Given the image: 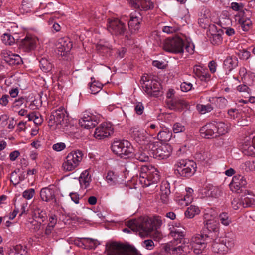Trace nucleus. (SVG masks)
<instances>
[{
	"instance_id": "obj_53",
	"label": "nucleus",
	"mask_w": 255,
	"mask_h": 255,
	"mask_svg": "<svg viewBox=\"0 0 255 255\" xmlns=\"http://www.w3.org/2000/svg\"><path fill=\"white\" fill-rule=\"evenodd\" d=\"M209 28L207 31V35L209 37L210 36H213L218 33H222L223 31L221 29H217V26L214 24H211L208 27Z\"/></svg>"
},
{
	"instance_id": "obj_17",
	"label": "nucleus",
	"mask_w": 255,
	"mask_h": 255,
	"mask_svg": "<svg viewBox=\"0 0 255 255\" xmlns=\"http://www.w3.org/2000/svg\"><path fill=\"white\" fill-rule=\"evenodd\" d=\"M129 2L135 8L141 10L147 11L154 7V2L152 0H128Z\"/></svg>"
},
{
	"instance_id": "obj_19",
	"label": "nucleus",
	"mask_w": 255,
	"mask_h": 255,
	"mask_svg": "<svg viewBox=\"0 0 255 255\" xmlns=\"http://www.w3.org/2000/svg\"><path fill=\"white\" fill-rule=\"evenodd\" d=\"M56 188L53 185L43 188L40 193V196L42 201L47 202L55 199Z\"/></svg>"
},
{
	"instance_id": "obj_61",
	"label": "nucleus",
	"mask_w": 255,
	"mask_h": 255,
	"mask_svg": "<svg viewBox=\"0 0 255 255\" xmlns=\"http://www.w3.org/2000/svg\"><path fill=\"white\" fill-rule=\"evenodd\" d=\"M25 98L21 97L17 99H15L12 104V107L16 109H18L24 103Z\"/></svg>"
},
{
	"instance_id": "obj_52",
	"label": "nucleus",
	"mask_w": 255,
	"mask_h": 255,
	"mask_svg": "<svg viewBox=\"0 0 255 255\" xmlns=\"http://www.w3.org/2000/svg\"><path fill=\"white\" fill-rule=\"evenodd\" d=\"M25 253V251L23 249L22 246L20 245H18L11 250L9 255H23Z\"/></svg>"
},
{
	"instance_id": "obj_24",
	"label": "nucleus",
	"mask_w": 255,
	"mask_h": 255,
	"mask_svg": "<svg viewBox=\"0 0 255 255\" xmlns=\"http://www.w3.org/2000/svg\"><path fill=\"white\" fill-rule=\"evenodd\" d=\"M212 249L213 252L220 255L224 254L228 252L226 246L221 239H219L213 242L212 245Z\"/></svg>"
},
{
	"instance_id": "obj_18",
	"label": "nucleus",
	"mask_w": 255,
	"mask_h": 255,
	"mask_svg": "<svg viewBox=\"0 0 255 255\" xmlns=\"http://www.w3.org/2000/svg\"><path fill=\"white\" fill-rule=\"evenodd\" d=\"M36 41L37 40L35 38L27 36L21 40L19 44V49L24 52H28L35 48Z\"/></svg>"
},
{
	"instance_id": "obj_2",
	"label": "nucleus",
	"mask_w": 255,
	"mask_h": 255,
	"mask_svg": "<svg viewBox=\"0 0 255 255\" xmlns=\"http://www.w3.org/2000/svg\"><path fill=\"white\" fill-rule=\"evenodd\" d=\"M160 180L159 172L152 165H144L140 168L138 181L142 187H147L157 183Z\"/></svg>"
},
{
	"instance_id": "obj_37",
	"label": "nucleus",
	"mask_w": 255,
	"mask_h": 255,
	"mask_svg": "<svg viewBox=\"0 0 255 255\" xmlns=\"http://www.w3.org/2000/svg\"><path fill=\"white\" fill-rule=\"evenodd\" d=\"M150 151L139 150L135 154V158L140 162H148L149 160Z\"/></svg>"
},
{
	"instance_id": "obj_13",
	"label": "nucleus",
	"mask_w": 255,
	"mask_h": 255,
	"mask_svg": "<svg viewBox=\"0 0 255 255\" xmlns=\"http://www.w3.org/2000/svg\"><path fill=\"white\" fill-rule=\"evenodd\" d=\"M79 123L81 127L89 129L95 127L98 123V121L95 116L88 113H84L79 120Z\"/></svg>"
},
{
	"instance_id": "obj_51",
	"label": "nucleus",
	"mask_w": 255,
	"mask_h": 255,
	"mask_svg": "<svg viewBox=\"0 0 255 255\" xmlns=\"http://www.w3.org/2000/svg\"><path fill=\"white\" fill-rule=\"evenodd\" d=\"M220 194V191L219 189L214 186H211L209 187L206 192V195L209 197H217Z\"/></svg>"
},
{
	"instance_id": "obj_3",
	"label": "nucleus",
	"mask_w": 255,
	"mask_h": 255,
	"mask_svg": "<svg viewBox=\"0 0 255 255\" xmlns=\"http://www.w3.org/2000/svg\"><path fill=\"white\" fill-rule=\"evenodd\" d=\"M107 255H139L138 251L133 247L116 242L106 245Z\"/></svg>"
},
{
	"instance_id": "obj_62",
	"label": "nucleus",
	"mask_w": 255,
	"mask_h": 255,
	"mask_svg": "<svg viewBox=\"0 0 255 255\" xmlns=\"http://www.w3.org/2000/svg\"><path fill=\"white\" fill-rule=\"evenodd\" d=\"M228 115L231 119H235L239 116V110L235 108H231L228 110Z\"/></svg>"
},
{
	"instance_id": "obj_4",
	"label": "nucleus",
	"mask_w": 255,
	"mask_h": 255,
	"mask_svg": "<svg viewBox=\"0 0 255 255\" xmlns=\"http://www.w3.org/2000/svg\"><path fill=\"white\" fill-rule=\"evenodd\" d=\"M160 144L157 141H150L148 143L147 147L150 151V156L158 159H167L172 152V147L167 144Z\"/></svg>"
},
{
	"instance_id": "obj_5",
	"label": "nucleus",
	"mask_w": 255,
	"mask_h": 255,
	"mask_svg": "<svg viewBox=\"0 0 255 255\" xmlns=\"http://www.w3.org/2000/svg\"><path fill=\"white\" fill-rule=\"evenodd\" d=\"M196 164L191 160H179L174 165V173L177 176L189 178L196 172Z\"/></svg>"
},
{
	"instance_id": "obj_26",
	"label": "nucleus",
	"mask_w": 255,
	"mask_h": 255,
	"mask_svg": "<svg viewBox=\"0 0 255 255\" xmlns=\"http://www.w3.org/2000/svg\"><path fill=\"white\" fill-rule=\"evenodd\" d=\"M79 242L81 246H84V248L90 249H95L99 244L97 240L90 238H81Z\"/></svg>"
},
{
	"instance_id": "obj_14",
	"label": "nucleus",
	"mask_w": 255,
	"mask_h": 255,
	"mask_svg": "<svg viewBox=\"0 0 255 255\" xmlns=\"http://www.w3.org/2000/svg\"><path fill=\"white\" fill-rule=\"evenodd\" d=\"M148 82L145 84L144 90L148 95L157 97L162 95L160 83L154 80Z\"/></svg>"
},
{
	"instance_id": "obj_38",
	"label": "nucleus",
	"mask_w": 255,
	"mask_h": 255,
	"mask_svg": "<svg viewBox=\"0 0 255 255\" xmlns=\"http://www.w3.org/2000/svg\"><path fill=\"white\" fill-rule=\"evenodd\" d=\"M170 234L176 241L183 239L185 236V233L183 229H177L174 227L171 230Z\"/></svg>"
},
{
	"instance_id": "obj_29",
	"label": "nucleus",
	"mask_w": 255,
	"mask_h": 255,
	"mask_svg": "<svg viewBox=\"0 0 255 255\" xmlns=\"http://www.w3.org/2000/svg\"><path fill=\"white\" fill-rule=\"evenodd\" d=\"M206 70L201 65H195L193 68V71L195 74L201 78V80H208L210 79L209 74L204 73Z\"/></svg>"
},
{
	"instance_id": "obj_48",
	"label": "nucleus",
	"mask_w": 255,
	"mask_h": 255,
	"mask_svg": "<svg viewBox=\"0 0 255 255\" xmlns=\"http://www.w3.org/2000/svg\"><path fill=\"white\" fill-rule=\"evenodd\" d=\"M219 221L224 226H228L232 222L231 218L226 212H223L220 214Z\"/></svg>"
},
{
	"instance_id": "obj_39",
	"label": "nucleus",
	"mask_w": 255,
	"mask_h": 255,
	"mask_svg": "<svg viewBox=\"0 0 255 255\" xmlns=\"http://www.w3.org/2000/svg\"><path fill=\"white\" fill-rule=\"evenodd\" d=\"M183 100L180 99L178 97H175L172 99H169L166 102L169 108L173 109L183 105Z\"/></svg>"
},
{
	"instance_id": "obj_56",
	"label": "nucleus",
	"mask_w": 255,
	"mask_h": 255,
	"mask_svg": "<svg viewBox=\"0 0 255 255\" xmlns=\"http://www.w3.org/2000/svg\"><path fill=\"white\" fill-rule=\"evenodd\" d=\"M179 30V27L177 26H165L162 28V31L167 34H170L176 32Z\"/></svg>"
},
{
	"instance_id": "obj_27",
	"label": "nucleus",
	"mask_w": 255,
	"mask_h": 255,
	"mask_svg": "<svg viewBox=\"0 0 255 255\" xmlns=\"http://www.w3.org/2000/svg\"><path fill=\"white\" fill-rule=\"evenodd\" d=\"M66 110L62 106L60 107L58 109L53 111L51 114V118H56L57 123L61 125L65 117Z\"/></svg>"
},
{
	"instance_id": "obj_30",
	"label": "nucleus",
	"mask_w": 255,
	"mask_h": 255,
	"mask_svg": "<svg viewBox=\"0 0 255 255\" xmlns=\"http://www.w3.org/2000/svg\"><path fill=\"white\" fill-rule=\"evenodd\" d=\"M91 182V177L87 170L84 171L79 177V182L82 188H86L89 185Z\"/></svg>"
},
{
	"instance_id": "obj_10",
	"label": "nucleus",
	"mask_w": 255,
	"mask_h": 255,
	"mask_svg": "<svg viewBox=\"0 0 255 255\" xmlns=\"http://www.w3.org/2000/svg\"><path fill=\"white\" fill-rule=\"evenodd\" d=\"M114 132V128L110 123L104 122L95 129L94 137L97 140H103L109 137Z\"/></svg>"
},
{
	"instance_id": "obj_46",
	"label": "nucleus",
	"mask_w": 255,
	"mask_h": 255,
	"mask_svg": "<svg viewBox=\"0 0 255 255\" xmlns=\"http://www.w3.org/2000/svg\"><path fill=\"white\" fill-rule=\"evenodd\" d=\"M1 40L5 45H11L15 42V38L9 33H6L1 36Z\"/></svg>"
},
{
	"instance_id": "obj_34",
	"label": "nucleus",
	"mask_w": 255,
	"mask_h": 255,
	"mask_svg": "<svg viewBox=\"0 0 255 255\" xmlns=\"http://www.w3.org/2000/svg\"><path fill=\"white\" fill-rule=\"evenodd\" d=\"M119 176L113 171H109L106 176V179L110 185H114L119 182Z\"/></svg>"
},
{
	"instance_id": "obj_43",
	"label": "nucleus",
	"mask_w": 255,
	"mask_h": 255,
	"mask_svg": "<svg viewBox=\"0 0 255 255\" xmlns=\"http://www.w3.org/2000/svg\"><path fill=\"white\" fill-rule=\"evenodd\" d=\"M193 200V198L190 196H181L177 197L176 201L177 203L180 205L181 207H184L188 205V204L191 203Z\"/></svg>"
},
{
	"instance_id": "obj_25",
	"label": "nucleus",
	"mask_w": 255,
	"mask_h": 255,
	"mask_svg": "<svg viewBox=\"0 0 255 255\" xmlns=\"http://www.w3.org/2000/svg\"><path fill=\"white\" fill-rule=\"evenodd\" d=\"M213 124L215 126V129L217 136L225 135L229 130L228 126L223 122H214Z\"/></svg>"
},
{
	"instance_id": "obj_21",
	"label": "nucleus",
	"mask_w": 255,
	"mask_h": 255,
	"mask_svg": "<svg viewBox=\"0 0 255 255\" xmlns=\"http://www.w3.org/2000/svg\"><path fill=\"white\" fill-rule=\"evenodd\" d=\"M215 126L213 123L206 124L200 129V133L205 138H210L217 136L215 131Z\"/></svg>"
},
{
	"instance_id": "obj_12",
	"label": "nucleus",
	"mask_w": 255,
	"mask_h": 255,
	"mask_svg": "<svg viewBox=\"0 0 255 255\" xmlns=\"http://www.w3.org/2000/svg\"><path fill=\"white\" fill-rule=\"evenodd\" d=\"M131 137L140 144H148L150 141L148 140L147 132L138 126L132 127L129 130Z\"/></svg>"
},
{
	"instance_id": "obj_58",
	"label": "nucleus",
	"mask_w": 255,
	"mask_h": 255,
	"mask_svg": "<svg viewBox=\"0 0 255 255\" xmlns=\"http://www.w3.org/2000/svg\"><path fill=\"white\" fill-rule=\"evenodd\" d=\"M53 119V118H52ZM53 119H51V115L49 116V120H48V126L50 127V128L52 130H55L58 128L59 127V126L61 125L60 124L57 123V119L56 118H55Z\"/></svg>"
},
{
	"instance_id": "obj_59",
	"label": "nucleus",
	"mask_w": 255,
	"mask_h": 255,
	"mask_svg": "<svg viewBox=\"0 0 255 255\" xmlns=\"http://www.w3.org/2000/svg\"><path fill=\"white\" fill-rule=\"evenodd\" d=\"M232 206L234 209L237 210L241 207H243V200L239 198H234L232 201Z\"/></svg>"
},
{
	"instance_id": "obj_42",
	"label": "nucleus",
	"mask_w": 255,
	"mask_h": 255,
	"mask_svg": "<svg viewBox=\"0 0 255 255\" xmlns=\"http://www.w3.org/2000/svg\"><path fill=\"white\" fill-rule=\"evenodd\" d=\"M196 109L201 114H205L212 111L213 110V107L210 104L207 105L198 104L196 105Z\"/></svg>"
},
{
	"instance_id": "obj_63",
	"label": "nucleus",
	"mask_w": 255,
	"mask_h": 255,
	"mask_svg": "<svg viewBox=\"0 0 255 255\" xmlns=\"http://www.w3.org/2000/svg\"><path fill=\"white\" fill-rule=\"evenodd\" d=\"M144 107L141 102H137L134 106V110L139 115H141L144 111Z\"/></svg>"
},
{
	"instance_id": "obj_54",
	"label": "nucleus",
	"mask_w": 255,
	"mask_h": 255,
	"mask_svg": "<svg viewBox=\"0 0 255 255\" xmlns=\"http://www.w3.org/2000/svg\"><path fill=\"white\" fill-rule=\"evenodd\" d=\"M172 129L174 133H175L183 132L186 130L184 125L183 124L178 122H177L173 125Z\"/></svg>"
},
{
	"instance_id": "obj_44",
	"label": "nucleus",
	"mask_w": 255,
	"mask_h": 255,
	"mask_svg": "<svg viewBox=\"0 0 255 255\" xmlns=\"http://www.w3.org/2000/svg\"><path fill=\"white\" fill-rule=\"evenodd\" d=\"M89 89L91 91V93L96 94L101 91L103 87V85L98 81L95 80L89 84Z\"/></svg>"
},
{
	"instance_id": "obj_28",
	"label": "nucleus",
	"mask_w": 255,
	"mask_h": 255,
	"mask_svg": "<svg viewBox=\"0 0 255 255\" xmlns=\"http://www.w3.org/2000/svg\"><path fill=\"white\" fill-rule=\"evenodd\" d=\"M209 16V11L205 10L203 13H201L199 18L198 23L200 26L204 29L207 28L211 25Z\"/></svg>"
},
{
	"instance_id": "obj_50",
	"label": "nucleus",
	"mask_w": 255,
	"mask_h": 255,
	"mask_svg": "<svg viewBox=\"0 0 255 255\" xmlns=\"http://www.w3.org/2000/svg\"><path fill=\"white\" fill-rule=\"evenodd\" d=\"M243 146L244 150L253 152V149H255V136L253 137L251 141L247 139Z\"/></svg>"
},
{
	"instance_id": "obj_33",
	"label": "nucleus",
	"mask_w": 255,
	"mask_h": 255,
	"mask_svg": "<svg viewBox=\"0 0 255 255\" xmlns=\"http://www.w3.org/2000/svg\"><path fill=\"white\" fill-rule=\"evenodd\" d=\"M240 169L246 172L255 171V160L247 161L241 164Z\"/></svg>"
},
{
	"instance_id": "obj_11",
	"label": "nucleus",
	"mask_w": 255,
	"mask_h": 255,
	"mask_svg": "<svg viewBox=\"0 0 255 255\" xmlns=\"http://www.w3.org/2000/svg\"><path fill=\"white\" fill-rule=\"evenodd\" d=\"M191 248L189 240L184 238L183 242L180 245L176 247L167 245L165 251L171 255H187L191 252Z\"/></svg>"
},
{
	"instance_id": "obj_49",
	"label": "nucleus",
	"mask_w": 255,
	"mask_h": 255,
	"mask_svg": "<svg viewBox=\"0 0 255 255\" xmlns=\"http://www.w3.org/2000/svg\"><path fill=\"white\" fill-rule=\"evenodd\" d=\"M206 236H204L202 234H196L194 236H193L191 238V240L189 243H191V244H201L202 243H205V238H206Z\"/></svg>"
},
{
	"instance_id": "obj_64",
	"label": "nucleus",
	"mask_w": 255,
	"mask_h": 255,
	"mask_svg": "<svg viewBox=\"0 0 255 255\" xmlns=\"http://www.w3.org/2000/svg\"><path fill=\"white\" fill-rule=\"evenodd\" d=\"M9 98L10 97L9 95H2L1 97L0 98V105L3 107H5L7 106L9 103Z\"/></svg>"
},
{
	"instance_id": "obj_9",
	"label": "nucleus",
	"mask_w": 255,
	"mask_h": 255,
	"mask_svg": "<svg viewBox=\"0 0 255 255\" xmlns=\"http://www.w3.org/2000/svg\"><path fill=\"white\" fill-rule=\"evenodd\" d=\"M107 28L112 34L115 36L124 35L127 30L126 24L118 18L109 19Z\"/></svg>"
},
{
	"instance_id": "obj_36",
	"label": "nucleus",
	"mask_w": 255,
	"mask_h": 255,
	"mask_svg": "<svg viewBox=\"0 0 255 255\" xmlns=\"http://www.w3.org/2000/svg\"><path fill=\"white\" fill-rule=\"evenodd\" d=\"M33 217L36 219H39L43 222L46 218V213L43 210L36 207L33 209Z\"/></svg>"
},
{
	"instance_id": "obj_47",
	"label": "nucleus",
	"mask_w": 255,
	"mask_h": 255,
	"mask_svg": "<svg viewBox=\"0 0 255 255\" xmlns=\"http://www.w3.org/2000/svg\"><path fill=\"white\" fill-rule=\"evenodd\" d=\"M190 247H191V251L193 250L194 253L196 254H200L201 253L206 247V244L205 243L193 244H191V243H190Z\"/></svg>"
},
{
	"instance_id": "obj_40",
	"label": "nucleus",
	"mask_w": 255,
	"mask_h": 255,
	"mask_svg": "<svg viewBox=\"0 0 255 255\" xmlns=\"http://www.w3.org/2000/svg\"><path fill=\"white\" fill-rule=\"evenodd\" d=\"M200 210L198 207L195 205H191L185 212V215L188 218H192L196 215L199 214Z\"/></svg>"
},
{
	"instance_id": "obj_35",
	"label": "nucleus",
	"mask_w": 255,
	"mask_h": 255,
	"mask_svg": "<svg viewBox=\"0 0 255 255\" xmlns=\"http://www.w3.org/2000/svg\"><path fill=\"white\" fill-rule=\"evenodd\" d=\"M242 200L244 208L255 205V196L252 194L248 193V195H246Z\"/></svg>"
},
{
	"instance_id": "obj_60",
	"label": "nucleus",
	"mask_w": 255,
	"mask_h": 255,
	"mask_svg": "<svg viewBox=\"0 0 255 255\" xmlns=\"http://www.w3.org/2000/svg\"><path fill=\"white\" fill-rule=\"evenodd\" d=\"M141 245L143 247L148 250H152L155 246L153 241L151 239L144 240L142 242Z\"/></svg>"
},
{
	"instance_id": "obj_7",
	"label": "nucleus",
	"mask_w": 255,
	"mask_h": 255,
	"mask_svg": "<svg viewBox=\"0 0 255 255\" xmlns=\"http://www.w3.org/2000/svg\"><path fill=\"white\" fill-rule=\"evenodd\" d=\"M83 155L82 152L79 150L69 153L62 164L64 170L71 171L75 169L82 161Z\"/></svg>"
},
{
	"instance_id": "obj_31",
	"label": "nucleus",
	"mask_w": 255,
	"mask_h": 255,
	"mask_svg": "<svg viewBox=\"0 0 255 255\" xmlns=\"http://www.w3.org/2000/svg\"><path fill=\"white\" fill-rule=\"evenodd\" d=\"M172 133L167 128L157 133V139L161 142H166L169 141L172 137Z\"/></svg>"
},
{
	"instance_id": "obj_6",
	"label": "nucleus",
	"mask_w": 255,
	"mask_h": 255,
	"mask_svg": "<svg viewBox=\"0 0 255 255\" xmlns=\"http://www.w3.org/2000/svg\"><path fill=\"white\" fill-rule=\"evenodd\" d=\"M111 149L113 153L121 157L124 155L130 156L133 151L131 143L125 140L115 141L112 144Z\"/></svg>"
},
{
	"instance_id": "obj_45",
	"label": "nucleus",
	"mask_w": 255,
	"mask_h": 255,
	"mask_svg": "<svg viewBox=\"0 0 255 255\" xmlns=\"http://www.w3.org/2000/svg\"><path fill=\"white\" fill-rule=\"evenodd\" d=\"M224 244L226 246V249L228 251L229 249L233 248L235 244V237L233 235L231 236H226L224 239H222Z\"/></svg>"
},
{
	"instance_id": "obj_8",
	"label": "nucleus",
	"mask_w": 255,
	"mask_h": 255,
	"mask_svg": "<svg viewBox=\"0 0 255 255\" xmlns=\"http://www.w3.org/2000/svg\"><path fill=\"white\" fill-rule=\"evenodd\" d=\"M184 42L182 39L179 37L166 39L164 43L163 48L168 52L174 53H182L184 52Z\"/></svg>"
},
{
	"instance_id": "obj_32",
	"label": "nucleus",
	"mask_w": 255,
	"mask_h": 255,
	"mask_svg": "<svg viewBox=\"0 0 255 255\" xmlns=\"http://www.w3.org/2000/svg\"><path fill=\"white\" fill-rule=\"evenodd\" d=\"M39 67L44 72L50 71L53 68V64L45 58H42L39 60Z\"/></svg>"
},
{
	"instance_id": "obj_20",
	"label": "nucleus",
	"mask_w": 255,
	"mask_h": 255,
	"mask_svg": "<svg viewBox=\"0 0 255 255\" xmlns=\"http://www.w3.org/2000/svg\"><path fill=\"white\" fill-rule=\"evenodd\" d=\"M141 19V15L139 12L135 11L130 14L128 27L131 32H136L138 31L140 27Z\"/></svg>"
},
{
	"instance_id": "obj_23",
	"label": "nucleus",
	"mask_w": 255,
	"mask_h": 255,
	"mask_svg": "<svg viewBox=\"0 0 255 255\" xmlns=\"http://www.w3.org/2000/svg\"><path fill=\"white\" fill-rule=\"evenodd\" d=\"M238 64V60L235 56L227 57L224 61V68L228 72L235 68Z\"/></svg>"
},
{
	"instance_id": "obj_1",
	"label": "nucleus",
	"mask_w": 255,
	"mask_h": 255,
	"mask_svg": "<svg viewBox=\"0 0 255 255\" xmlns=\"http://www.w3.org/2000/svg\"><path fill=\"white\" fill-rule=\"evenodd\" d=\"M127 226L134 232H138L141 237L150 235L154 229L151 219L148 217H141L128 221Z\"/></svg>"
},
{
	"instance_id": "obj_16",
	"label": "nucleus",
	"mask_w": 255,
	"mask_h": 255,
	"mask_svg": "<svg viewBox=\"0 0 255 255\" xmlns=\"http://www.w3.org/2000/svg\"><path fill=\"white\" fill-rule=\"evenodd\" d=\"M72 48V43L67 38L60 39L57 45L58 54L62 56L66 55Z\"/></svg>"
},
{
	"instance_id": "obj_57",
	"label": "nucleus",
	"mask_w": 255,
	"mask_h": 255,
	"mask_svg": "<svg viewBox=\"0 0 255 255\" xmlns=\"http://www.w3.org/2000/svg\"><path fill=\"white\" fill-rule=\"evenodd\" d=\"M35 194V190L33 188H30L25 190L22 194L23 198L27 200L31 199Z\"/></svg>"
},
{
	"instance_id": "obj_41",
	"label": "nucleus",
	"mask_w": 255,
	"mask_h": 255,
	"mask_svg": "<svg viewBox=\"0 0 255 255\" xmlns=\"http://www.w3.org/2000/svg\"><path fill=\"white\" fill-rule=\"evenodd\" d=\"M238 21L244 31H247L252 25V21L250 19L244 16L240 17Z\"/></svg>"
},
{
	"instance_id": "obj_15",
	"label": "nucleus",
	"mask_w": 255,
	"mask_h": 255,
	"mask_svg": "<svg viewBox=\"0 0 255 255\" xmlns=\"http://www.w3.org/2000/svg\"><path fill=\"white\" fill-rule=\"evenodd\" d=\"M247 183V181L244 176L238 174L233 177L229 186L231 191L236 192L242 188L244 187Z\"/></svg>"
},
{
	"instance_id": "obj_22",
	"label": "nucleus",
	"mask_w": 255,
	"mask_h": 255,
	"mask_svg": "<svg viewBox=\"0 0 255 255\" xmlns=\"http://www.w3.org/2000/svg\"><path fill=\"white\" fill-rule=\"evenodd\" d=\"M4 60L10 65H19L22 62V59L19 55L11 52L4 54Z\"/></svg>"
},
{
	"instance_id": "obj_55",
	"label": "nucleus",
	"mask_w": 255,
	"mask_h": 255,
	"mask_svg": "<svg viewBox=\"0 0 255 255\" xmlns=\"http://www.w3.org/2000/svg\"><path fill=\"white\" fill-rule=\"evenodd\" d=\"M222 33H218L213 36H210L209 39L211 42L214 45H219L222 42Z\"/></svg>"
}]
</instances>
